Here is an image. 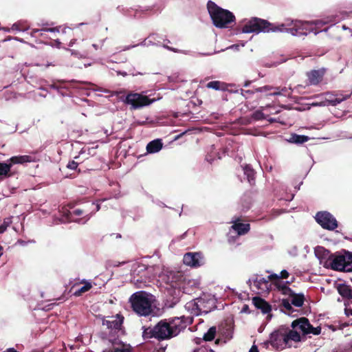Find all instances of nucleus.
<instances>
[{
    "mask_svg": "<svg viewBox=\"0 0 352 352\" xmlns=\"http://www.w3.org/2000/svg\"><path fill=\"white\" fill-rule=\"evenodd\" d=\"M321 328L312 327L308 319L300 318L294 320L290 327H281L270 334L268 343L278 351L285 348L296 347L297 344L305 340V336L308 334L319 335Z\"/></svg>",
    "mask_w": 352,
    "mask_h": 352,
    "instance_id": "f257e3e1",
    "label": "nucleus"
},
{
    "mask_svg": "<svg viewBox=\"0 0 352 352\" xmlns=\"http://www.w3.org/2000/svg\"><path fill=\"white\" fill-rule=\"evenodd\" d=\"M335 22L336 21L333 20V17L310 22L286 19L283 23H278V26L276 27L274 30L279 31V32H287L293 36L307 35L309 32H314L315 34H317L318 32L316 31V27H320Z\"/></svg>",
    "mask_w": 352,
    "mask_h": 352,
    "instance_id": "f03ea898",
    "label": "nucleus"
},
{
    "mask_svg": "<svg viewBox=\"0 0 352 352\" xmlns=\"http://www.w3.org/2000/svg\"><path fill=\"white\" fill-rule=\"evenodd\" d=\"M155 296L144 291L134 293L129 299L133 310L139 316H147L152 314Z\"/></svg>",
    "mask_w": 352,
    "mask_h": 352,
    "instance_id": "7ed1b4c3",
    "label": "nucleus"
},
{
    "mask_svg": "<svg viewBox=\"0 0 352 352\" xmlns=\"http://www.w3.org/2000/svg\"><path fill=\"white\" fill-rule=\"evenodd\" d=\"M207 8L214 25L217 28H227L234 20L231 12L217 6L212 1H208Z\"/></svg>",
    "mask_w": 352,
    "mask_h": 352,
    "instance_id": "20e7f679",
    "label": "nucleus"
},
{
    "mask_svg": "<svg viewBox=\"0 0 352 352\" xmlns=\"http://www.w3.org/2000/svg\"><path fill=\"white\" fill-rule=\"evenodd\" d=\"M278 26V23H270L268 21L258 18H252L245 22L242 28L243 33H259L263 32H279L275 31L276 27Z\"/></svg>",
    "mask_w": 352,
    "mask_h": 352,
    "instance_id": "39448f33",
    "label": "nucleus"
},
{
    "mask_svg": "<svg viewBox=\"0 0 352 352\" xmlns=\"http://www.w3.org/2000/svg\"><path fill=\"white\" fill-rule=\"evenodd\" d=\"M249 285L250 288L258 294L264 295L269 294L270 292L276 293L274 286V280L263 278L261 276H254L249 279Z\"/></svg>",
    "mask_w": 352,
    "mask_h": 352,
    "instance_id": "423d86ee",
    "label": "nucleus"
},
{
    "mask_svg": "<svg viewBox=\"0 0 352 352\" xmlns=\"http://www.w3.org/2000/svg\"><path fill=\"white\" fill-rule=\"evenodd\" d=\"M289 276V273L285 270H282L279 274L274 273L268 276L270 280H274V286L277 294H291L292 289L288 285L294 281V278H292L290 281L283 280L287 278Z\"/></svg>",
    "mask_w": 352,
    "mask_h": 352,
    "instance_id": "0eeeda50",
    "label": "nucleus"
},
{
    "mask_svg": "<svg viewBox=\"0 0 352 352\" xmlns=\"http://www.w3.org/2000/svg\"><path fill=\"white\" fill-rule=\"evenodd\" d=\"M148 333L151 334L149 337H153L159 340H165L174 337L172 334L169 323L165 320H161L153 329H147L144 331V336Z\"/></svg>",
    "mask_w": 352,
    "mask_h": 352,
    "instance_id": "6e6552de",
    "label": "nucleus"
},
{
    "mask_svg": "<svg viewBox=\"0 0 352 352\" xmlns=\"http://www.w3.org/2000/svg\"><path fill=\"white\" fill-rule=\"evenodd\" d=\"M351 93L349 94H343L342 92H326L320 94V97H325V100L314 102V106H336L342 101L347 100L351 96Z\"/></svg>",
    "mask_w": 352,
    "mask_h": 352,
    "instance_id": "1a4fd4ad",
    "label": "nucleus"
},
{
    "mask_svg": "<svg viewBox=\"0 0 352 352\" xmlns=\"http://www.w3.org/2000/svg\"><path fill=\"white\" fill-rule=\"evenodd\" d=\"M155 101V99H150L148 96L139 93L131 92L128 94L123 102L133 109H141L148 106Z\"/></svg>",
    "mask_w": 352,
    "mask_h": 352,
    "instance_id": "9d476101",
    "label": "nucleus"
},
{
    "mask_svg": "<svg viewBox=\"0 0 352 352\" xmlns=\"http://www.w3.org/2000/svg\"><path fill=\"white\" fill-rule=\"evenodd\" d=\"M316 221L323 228L333 230L338 227V222L332 214L327 212H319L316 215Z\"/></svg>",
    "mask_w": 352,
    "mask_h": 352,
    "instance_id": "9b49d317",
    "label": "nucleus"
},
{
    "mask_svg": "<svg viewBox=\"0 0 352 352\" xmlns=\"http://www.w3.org/2000/svg\"><path fill=\"white\" fill-rule=\"evenodd\" d=\"M183 262L186 265L199 267L205 263L204 255L200 252H188L184 254Z\"/></svg>",
    "mask_w": 352,
    "mask_h": 352,
    "instance_id": "f8f14e48",
    "label": "nucleus"
},
{
    "mask_svg": "<svg viewBox=\"0 0 352 352\" xmlns=\"http://www.w3.org/2000/svg\"><path fill=\"white\" fill-rule=\"evenodd\" d=\"M172 334L176 336L179 333L184 329L188 324L191 323V318L184 316L176 317L168 322Z\"/></svg>",
    "mask_w": 352,
    "mask_h": 352,
    "instance_id": "ddd939ff",
    "label": "nucleus"
},
{
    "mask_svg": "<svg viewBox=\"0 0 352 352\" xmlns=\"http://www.w3.org/2000/svg\"><path fill=\"white\" fill-rule=\"evenodd\" d=\"M161 278L173 287H176L182 278V275L179 272L164 271L160 275Z\"/></svg>",
    "mask_w": 352,
    "mask_h": 352,
    "instance_id": "4468645a",
    "label": "nucleus"
},
{
    "mask_svg": "<svg viewBox=\"0 0 352 352\" xmlns=\"http://www.w3.org/2000/svg\"><path fill=\"white\" fill-rule=\"evenodd\" d=\"M291 88H287L285 87L280 88V87H274L270 85L263 86L259 88H257L256 91L257 92H268L270 91H274L273 92H270L267 94V95L269 96H289V90H290Z\"/></svg>",
    "mask_w": 352,
    "mask_h": 352,
    "instance_id": "2eb2a0df",
    "label": "nucleus"
},
{
    "mask_svg": "<svg viewBox=\"0 0 352 352\" xmlns=\"http://www.w3.org/2000/svg\"><path fill=\"white\" fill-rule=\"evenodd\" d=\"M344 256L338 255L335 256L332 263L331 267L335 270L344 271V272H352V263H349L346 266L344 265Z\"/></svg>",
    "mask_w": 352,
    "mask_h": 352,
    "instance_id": "dca6fc26",
    "label": "nucleus"
},
{
    "mask_svg": "<svg viewBox=\"0 0 352 352\" xmlns=\"http://www.w3.org/2000/svg\"><path fill=\"white\" fill-rule=\"evenodd\" d=\"M325 74V69L322 68L317 70H311L307 74L309 85H316L319 84L323 78Z\"/></svg>",
    "mask_w": 352,
    "mask_h": 352,
    "instance_id": "f3484780",
    "label": "nucleus"
},
{
    "mask_svg": "<svg viewBox=\"0 0 352 352\" xmlns=\"http://www.w3.org/2000/svg\"><path fill=\"white\" fill-rule=\"evenodd\" d=\"M122 321L123 318L117 314L115 316L110 317L109 319L104 320L102 324L109 329H119L121 327Z\"/></svg>",
    "mask_w": 352,
    "mask_h": 352,
    "instance_id": "a211bd4d",
    "label": "nucleus"
},
{
    "mask_svg": "<svg viewBox=\"0 0 352 352\" xmlns=\"http://www.w3.org/2000/svg\"><path fill=\"white\" fill-rule=\"evenodd\" d=\"M32 162H34V159L30 155L13 156L8 160V162H9L11 167L14 164H23L24 163Z\"/></svg>",
    "mask_w": 352,
    "mask_h": 352,
    "instance_id": "6ab92c4d",
    "label": "nucleus"
},
{
    "mask_svg": "<svg viewBox=\"0 0 352 352\" xmlns=\"http://www.w3.org/2000/svg\"><path fill=\"white\" fill-rule=\"evenodd\" d=\"M253 303L254 306L261 309L263 314H269L271 311V306L263 299L259 297H254L253 298Z\"/></svg>",
    "mask_w": 352,
    "mask_h": 352,
    "instance_id": "aec40b11",
    "label": "nucleus"
},
{
    "mask_svg": "<svg viewBox=\"0 0 352 352\" xmlns=\"http://www.w3.org/2000/svg\"><path fill=\"white\" fill-rule=\"evenodd\" d=\"M284 296H287L290 298L291 302L293 305L300 307L302 306L305 300V297L302 294H295L292 290L291 294H282Z\"/></svg>",
    "mask_w": 352,
    "mask_h": 352,
    "instance_id": "412c9836",
    "label": "nucleus"
},
{
    "mask_svg": "<svg viewBox=\"0 0 352 352\" xmlns=\"http://www.w3.org/2000/svg\"><path fill=\"white\" fill-rule=\"evenodd\" d=\"M232 229L235 231L238 235L246 234L250 230V225L248 223H242L239 220L233 221Z\"/></svg>",
    "mask_w": 352,
    "mask_h": 352,
    "instance_id": "4be33fe9",
    "label": "nucleus"
},
{
    "mask_svg": "<svg viewBox=\"0 0 352 352\" xmlns=\"http://www.w3.org/2000/svg\"><path fill=\"white\" fill-rule=\"evenodd\" d=\"M163 146L160 139H156L150 142L146 146V151L148 153H155L159 152Z\"/></svg>",
    "mask_w": 352,
    "mask_h": 352,
    "instance_id": "5701e85b",
    "label": "nucleus"
},
{
    "mask_svg": "<svg viewBox=\"0 0 352 352\" xmlns=\"http://www.w3.org/2000/svg\"><path fill=\"white\" fill-rule=\"evenodd\" d=\"M60 27H56L52 28H42V29H32V32H30L31 36H34L36 33L40 32V34L41 36H45V33L50 32L54 34L53 36H56V33L60 32Z\"/></svg>",
    "mask_w": 352,
    "mask_h": 352,
    "instance_id": "b1692460",
    "label": "nucleus"
},
{
    "mask_svg": "<svg viewBox=\"0 0 352 352\" xmlns=\"http://www.w3.org/2000/svg\"><path fill=\"white\" fill-rule=\"evenodd\" d=\"M314 252L316 256L320 261V263L330 256L329 252L321 246L316 247Z\"/></svg>",
    "mask_w": 352,
    "mask_h": 352,
    "instance_id": "393cba45",
    "label": "nucleus"
},
{
    "mask_svg": "<svg viewBox=\"0 0 352 352\" xmlns=\"http://www.w3.org/2000/svg\"><path fill=\"white\" fill-rule=\"evenodd\" d=\"M30 29V25L25 21H18L14 23L10 30L16 32H25Z\"/></svg>",
    "mask_w": 352,
    "mask_h": 352,
    "instance_id": "a878e982",
    "label": "nucleus"
},
{
    "mask_svg": "<svg viewBox=\"0 0 352 352\" xmlns=\"http://www.w3.org/2000/svg\"><path fill=\"white\" fill-rule=\"evenodd\" d=\"M65 212V219H62L61 220V222H66L67 221H77L76 219H75L73 216L74 215H80L84 213L83 210H80V209H76L74 210L73 212H70V211H67V212Z\"/></svg>",
    "mask_w": 352,
    "mask_h": 352,
    "instance_id": "bb28decb",
    "label": "nucleus"
},
{
    "mask_svg": "<svg viewBox=\"0 0 352 352\" xmlns=\"http://www.w3.org/2000/svg\"><path fill=\"white\" fill-rule=\"evenodd\" d=\"M339 294L345 298H352V289L346 285H340L338 288Z\"/></svg>",
    "mask_w": 352,
    "mask_h": 352,
    "instance_id": "cd10ccee",
    "label": "nucleus"
},
{
    "mask_svg": "<svg viewBox=\"0 0 352 352\" xmlns=\"http://www.w3.org/2000/svg\"><path fill=\"white\" fill-rule=\"evenodd\" d=\"M81 283L84 284V285L79 288L78 290L75 291L74 295L76 296H79L82 294L88 292L92 287V284L90 281L82 280Z\"/></svg>",
    "mask_w": 352,
    "mask_h": 352,
    "instance_id": "c85d7f7f",
    "label": "nucleus"
},
{
    "mask_svg": "<svg viewBox=\"0 0 352 352\" xmlns=\"http://www.w3.org/2000/svg\"><path fill=\"white\" fill-rule=\"evenodd\" d=\"M310 138L306 135L294 134L289 138V142L295 144H302L307 142Z\"/></svg>",
    "mask_w": 352,
    "mask_h": 352,
    "instance_id": "c756f323",
    "label": "nucleus"
},
{
    "mask_svg": "<svg viewBox=\"0 0 352 352\" xmlns=\"http://www.w3.org/2000/svg\"><path fill=\"white\" fill-rule=\"evenodd\" d=\"M244 174L247 176L248 180L250 183L254 179V170L249 166L245 165L243 168Z\"/></svg>",
    "mask_w": 352,
    "mask_h": 352,
    "instance_id": "7c9ffc66",
    "label": "nucleus"
},
{
    "mask_svg": "<svg viewBox=\"0 0 352 352\" xmlns=\"http://www.w3.org/2000/svg\"><path fill=\"white\" fill-rule=\"evenodd\" d=\"M206 87L209 89L220 90L224 89V84L219 81H211L207 84Z\"/></svg>",
    "mask_w": 352,
    "mask_h": 352,
    "instance_id": "2f4dec72",
    "label": "nucleus"
},
{
    "mask_svg": "<svg viewBox=\"0 0 352 352\" xmlns=\"http://www.w3.org/2000/svg\"><path fill=\"white\" fill-rule=\"evenodd\" d=\"M11 168L10 164L9 162L1 163L0 162V175L1 176H6L10 172Z\"/></svg>",
    "mask_w": 352,
    "mask_h": 352,
    "instance_id": "473e14b6",
    "label": "nucleus"
},
{
    "mask_svg": "<svg viewBox=\"0 0 352 352\" xmlns=\"http://www.w3.org/2000/svg\"><path fill=\"white\" fill-rule=\"evenodd\" d=\"M216 334V328L210 327L208 331L204 335V339L206 341H211L214 338Z\"/></svg>",
    "mask_w": 352,
    "mask_h": 352,
    "instance_id": "72a5a7b5",
    "label": "nucleus"
},
{
    "mask_svg": "<svg viewBox=\"0 0 352 352\" xmlns=\"http://www.w3.org/2000/svg\"><path fill=\"white\" fill-rule=\"evenodd\" d=\"M111 352H131V348L124 344H120L114 346Z\"/></svg>",
    "mask_w": 352,
    "mask_h": 352,
    "instance_id": "f704fd0d",
    "label": "nucleus"
},
{
    "mask_svg": "<svg viewBox=\"0 0 352 352\" xmlns=\"http://www.w3.org/2000/svg\"><path fill=\"white\" fill-rule=\"evenodd\" d=\"M12 223V217L6 218L3 223L0 226V233H3L7 228Z\"/></svg>",
    "mask_w": 352,
    "mask_h": 352,
    "instance_id": "c9c22d12",
    "label": "nucleus"
},
{
    "mask_svg": "<svg viewBox=\"0 0 352 352\" xmlns=\"http://www.w3.org/2000/svg\"><path fill=\"white\" fill-rule=\"evenodd\" d=\"M292 302H290L287 299H283L282 300V306L285 309V312L290 314V311L292 310Z\"/></svg>",
    "mask_w": 352,
    "mask_h": 352,
    "instance_id": "e433bc0d",
    "label": "nucleus"
},
{
    "mask_svg": "<svg viewBox=\"0 0 352 352\" xmlns=\"http://www.w3.org/2000/svg\"><path fill=\"white\" fill-rule=\"evenodd\" d=\"M152 39H154V35H151L148 37L147 39L144 40L142 43H140L141 45L148 46L153 44Z\"/></svg>",
    "mask_w": 352,
    "mask_h": 352,
    "instance_id": "4c0bfd02",
    "label": "nucleus"
},
{
    "mask_svg": "<svg viewBox=\"0 0 352 352\" xmlns=\"http://www.w3.org/2000/svg\"><path fill=\"white\" fill-rule=\"evenodd\" d=\"M67 166L71 170H75L78 167V164L74 161H72L68 163Z\"/></svg>",
    "mask_w": 352,
    "mask_h": 352,
    "instance_id": "58836bf2",
    "label": "nucleus"
},
{
    "mask_svg": "<svg viewBox=\"0 0 352 352\" xmlns=\"http://www.w3.org/2000/svg\"><path fill=\"white\" fill-rule=\"evenodd\" d=\"M344 265L346 266V265L349 264V263H352V256L351 255H344Z\"/></svg>",
    "mask_w": 352,
    "mask_h": 352,
    "instance_id": "ea45409f",
    "label": "nucleus"
},
{
    "mask_svg": "<svg viewBox=\"0 0 352 352\" xmlns=\"http://www.w3.org/2000/svg\"><path fill=\"white\" fill-rule=\"evenodd\" d=\"M255 118H256V119L265 118V117L263 116V113H260V112H256V113H255Z\"/></svg>",
    "mask_w": 352,
    "mask_h": 352,
    "instance_id": "a19ab883",
    "label": "nucleus"
},
{
    "mask_svg": "<svg viewBox=\"0 0 352 352\" xmlns=\"http://www.w3.org/2000/svg\"><path fill=\"white\" fill-rule=\"evenodd\" d=\"M249 352H259L258 347L256 345H252Z\"/></svg>",
    "mask_w": 352,
    "mask_h": 352,
    "instance_id": "79ce46f5",
    "label": "nucleus"
},
{
    "mask_svg": "<svg viewBox=\"0 0 352 352\" xmlns=\"http://www.w3.org/2000/svg\"><path fill=\"white\" fill-rule=\"evenodd\" d=\"M133 281H134L135 284L138 287H141L142 286V281H139V280H138V279H137V280H135V279H134V280H133Z\"/></svg>",
    "mask_w": 352,
    "mask_h": 352,
    "instance_id": "37998d69",
    "label": "nucleus"
},
{
    "mask_svg": "<svg viewBox=\"0 0 352 352\" xmlns=\"http://www.w3.org/2000/svg\"><path fill=\"white\" fill-rule=\"evenodd\" d=\"M71 52H72V55H75V56H76L82 57V55H81L79 52H76V51L71 50Z\"/></svg>",
    "mask_w": 352,
    "mask_h": 352,
    "instance_id": "c03bdc74",
    "label": "nucleus"
},
{
    "mask_svg": "<svg viewBox=\"0 0 352 352\" xmlns=\"http://www.w3.org/2000/svg\"><path fill=\"white\" fill-rule=\"evenodd\" d=\"M76 39H72V40L69 42V45L70 47H72V46L74 45V44L76 43Z\"/></svg>",
    "mask_w": 352,
    "mask_h": 352,
    "instance_id": "a18cd8bd",
    "label": "nucleus"
},
{
    "mask_svg": "<svg viewBox=\"0 0 352 352\" xmlns=\"http://www.w3.org/2000/svg\"><path fill=\"white\" fill-rule=\"evenodd\" d=\"M346 312L347 315L352 316V309H346Z\"/></svg>",
    "mask_w": 352,
    "mask_h": 352,
    "instance_id": "49530a36",
    "label": "nucleus"
},
{
    "mask_svg": "<svg viewBox=\"0 0 352 352\" xmlns=\"http://www.w3.org/2000/svg\"><path fill=\"white\" fill-rule=\"evenodd\" d=\"M95 208H96V211H98V210L100 209V206H99V204H96V205L95 206Z\"/></svg>",
    "mask_w": 352,
    "mask_h": 352,
    "instance_id": "de8ad7c7",
    "label": "nucleus"
},
{
    "mask_svg": "<svg viewBox=\"0 0 352 352\" xmlns=\"http://www.w3.org/2000/svg\"><path fill=\"white\" fill-rule=\"evenodd\" d=\"M320 99V101L325 100V97H320V95L318 96Z\"/></svg>",
    "mask_w": 352,
    "mask_h": 352,
    "instance_id": "09e8293b",
    "label": "nucleus"
},
{
    "mask_svg": "<svg viewBox=\"0 0 352 352\" xmlns=\"http://www.w3.org/2000/svg\"><path fill=\"white\" fill-rule=\"evenodd\" d=\"M201 302H202V300H201V299H199V300H198V301H197V305H200L201 304Z\"/></svg>",
    "mask_w": 352,
    "mask_h": 352,
    "instance_id": "8fccbe9b",
    "label": "nucleus"
},
{
    "mask_svg": "<svg viewBox=\"0 0 352 352\" xmlns=\"http://www.w3.org/2000/svg\"><path fill=\"white\" fill-rule=\"evenodd\" d=\"M164 47H165L166 48H167V49H169V50H170L173 51V52H176V50H175V49H171V48H170V47H167V46H164Z\"/></svg>",
    "mask_w": 352,
    "mask_h": 352,
    "instance_id": "3c124183",
    "label": "nucleus"
},
{
    "mask_svg": "<svg viewBox=\"0 0 352 352\" xmlns=\"http://www.w3.org/2000/svg\"><path fill=\"white\" fill-rule=\"evenodd\" d=\"M134 47H135V45H133L131 47H127L125 48V50H129L130 48Z\"/></svg>",
    "mask_w": 352,
    "mask_h": 352,
    "instance_id": "603ef678",
    "label": "nucleus"
},
{
    "mask_svg": "<svg viewBox=\"0 0 352 352\" xmlns=\"http://www.w3.org/2000/svg\"><path fill=\"white\" fill-rule=\"evenodd\" d=\"M92 46L95 48V49H97V45L96 44H93Z\"/></svg>",
    "mask_w": 352,
    "mask_h": 352,
    "instance_id": "864d4df0",
    "label": "nucleus"
},
{
    "mask_svg": "<svg viewBox=\"0 0 352 352\" xmlns=\"http://www.w3.org/2000/svg\"><path fill=\"white\" fill-rule=\"evenodd\" d=\"M16 40L19 41L20 42H23L22 39L16 38Z\"/></svg>",
    "mask_w": 352,
    "mask_h": 352,
    "instance_id": "5fc2aeb1",
    "label": "nucleus"
},
{
    "mask_svg": "<svg viewBox=\"0 0 352 352\" xmlns=\"http://www.w3.org/2000/svg\"><path fill=\"white\" fill-rule=\"evenodd\" d=\"M65 29H66L65 28H63V30H62V31H63V32H65Z\"/></svg>",
    "mask_w": 352,
    "mask_h": 352,
    "instance_id": "6e6d98bb",
    "label": "nucleus"
},
{
    "mask_svg": "<svg viewBox=\"0 0 352 352\" xmlns=\"http://www.w3.org/2000/svg\"><path fill=\"white\" fill-rule=\"evenodd\" d=\"M56 43H58V45L60 44V42H59L58 41H56Z\"/></svg>",
    "mask_w": 352,
    "mask_h": 352,
    "instance_id": "4d7b16f0",
    "label": "nucleus"
},
{
    "mask_svg": "<svg viewBox=\"0 0 352 352\" xmlns=\"http://www.w3.org/2000/svg\"><path fill=\"white\" fill-rule=\"evenodd\" d=\"M342 28H343V29H344V30H345V29H346V26H345V25H343V27H342Z\"/></svg>",
    "mask_w": 352,
    "mask_h": 352,
    "instance_id": "13d9d810",
    "label": "nucleus"
},
{
    "mask_svg": "<svg viewBox=\"0 0 352 352\" xmlns=\"http://www.w3.org/2000/svg\"><path fill=\"white\" fill-rule=\"evenodd\" d=\"M89 219V217H88V218H87V219H86L83 222L87 221V219Z\"/></svg>",
    "mask_w": 352,
    "mask_h": 352,
    "instance_id": "bf43d9fd",
    "label": "nucleus"
},
{
    "mask_svg": "<svg viewBox=\"0 0 352 352\" xmlns=\"http://www.w3.org/2000/svg\"><path fill=\"white\" fill-rule=\"evenodd\" d=\"M270 122H274V120L273 119H270Z\"/></svg>",
    "mask_w": 352,
    "mask_h": 352,
    "instance_id": "052dcab7",
    "label": "nucleus"
}]
</instances>
